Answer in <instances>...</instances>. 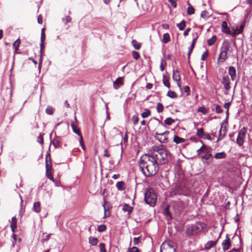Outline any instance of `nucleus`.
I'll use <instances>...</instances> for the list:
<instances>
[{"label":"nucleus","instance_id":"f257e3e1","mask_svg":"<svg viewBox=\"0 0 252 252\" xmlns=\"http://www.w3.org/2000/svg\"><path fill=\"white\" fill-rule=\"evenodd\" d=\"M170 153L161 145L154 147L153 150L141 157L139 161V168L146 177L155 175L159 169V165L167 163Z\"/></svg>","mask_w":252,"mask_h":252},{"label":"nucleus","instance_id":"f03ea898","mask_svg":"<svg viewBox=\"0 0 252 252\" xmlns=\"http://www.w3.org/2000/svg\"><path fill=\"white\" fill-rule=\"evenodd\" d=\"M206 231H207V224L199 221L194 224L188 225L186 232L187 235L190 236Z\"/></svg>","mask_w":252,"mask_h":252},{"label":"nucleus","instance_id":"7ed1b4c3","mask_svg":"<svg viewBox=\"0 0 252 252\" xmlns=\"http://www.w3.org/2000/svg\"><path fill=\"white\" fill-rule=\"evenodd\" d=\"M145 201L146 203L151 206H154L156 204L157 196L153 189H148L145 193Z\"/></svg>","mask_w":252,"mask_h":252},{"label":"nucleus","instance_id":"20e7f679","mask_svg":"<svg viewBox=\"0 0 252 252\" xmlns=\"http://www.w3.org/2000/svg\"><path fill=\"white\" fill-rule=\"evenodd\" d=\"M160 252H176V246L174 242L165 241L160 246Z\"/></svg>","mask_w":252,"mask_h":252},{"label":"nucleus","instance_id":"39448f33","mask_svg":"<svg viewBox=\"0 0 252 252\" xmlns=\"http://www.w3.org/2000/svg\"><path fill=\"white\" fill-rule=\"evenodd\" d=\"M247 132V129L245 127L239 130L236 139V143L239 147L242 146L244 143Z\"/></svg>","mask_w":252,"mask_h":252},{"label":"nucleus","instance_id":"423d86ee","mask_svg":"<svg viewBox=\"0 0 252 252\" xmlns=\"http://www.w3.org/2000/svg\"><path fill=\"white\" fill-rule=\"evenodd\" d=\"M228 50V47H226L224 48V50L221 51L218 59V63L220 62L221 63H223L225 61Z\"/></svg>","mask_w":252,"mask_h":252},{"label":"nucleus","instance_id":"0eeeda50","mask_svg":"<svg viewBox=\"0 0 252 252\" xmlns=\"http://www.w3.org/2000/svg\"><path fill=\"white\" fill-rule=\"evenodd\" d=\"M168 132L167 131H165L161 133L156 132V135L157 136V139L158 140L160 143H167L168 141V138L165 135L168 134Z\"/></svg>","mask_w":252,"mask_h":252},{"label":"nucleus","instance_id":"6e6552de","mask_svg":"<svg viewBox=\"0 0 252 252\" xmlns=\"http://www.w3.org/2000/svg\"><path fill=\"white\" fill-rule=\"evenodd\" d=\"M222 84L223 85L224 88L226 91H229L230 89V82L228 76H224L222 78Z\"/></svg>","mask_w":252,"mask_h":252},{"label":"nucleus","instance_id":"1a4fd4ad","mask_svg":"<svg viewBox=\"0 0 252 252\" xmlns=\"http://www.w3.org/2000/svg\"><path fill=\"white\" fill-rule=\"evenodd\" d=\"M244 24H241L240 26L237 27L236 28V29H234V28L232 29V32L231 33V36L235 37L238 34L241 33L244 28Z\"/></svg>","mask_w":252,"mask_h":252},{"label":"nucleus","instance_id":"9d476101","mask_svg":"<svg viewBox=\"0 0 252 252\" xmlns=\"http://www.w3.org/2000/svg\"><path fill=\"white\" fill-rule=\"evenodd\" d=\"M221 31L223 33L231 35L232 30H231L230 28L227 26V23L225 21H223L222 23Z\"/></svg>","mask_w":252,"mask_h":252},{"label":"nucleus","instance_id":"9b49d317","mask_svg":"<svg viewBox=\"0 0 252 252\" xmlns=\"http://www.w3.org/2000/svg\"><path fill=\"white\" fill-rule=\"evenodd\" d=\"M52 164L51 158L49 154H47L46 157V171H51Z\"/></svg>","mask_w":252,"mask_h":252},{"label":"nucleus","instance_id":"f8f14e48","mask_svg":"<svg viewBox=\"0 0 252 252\" xmlns=\"http://www.w3.org/2000/svg\"><path fill=\"white\" fill-rule=\"evenodd\" d=\"M217 242V240L208 241L205 244L204 249L207 250H210L216 245Z\"/></svg>","mask_w":252,"mask_h":252},{"label":"nucleus","instance_id":"ddd939ff","mask_svg":"<svg viewBox=\"0 0 252 252\" xmlns=\"http://www.w3.org/2000/svg\"><path fill=\"white\" fill-rule=\"evenodd\" d=\"M231 245V243L229 239L226 238L222 243V247L223 250L225 251L229 249Z\"/></svg>","mask_w":252,"mask_h":252},{"label":"nucleus","instance_id":"4468645a","mask_svg":"<svg viewBox=\"0 0 252 252\" xmlns=\"http://www.w3.org/2000/svg\"><path fill=\"white\" fill-rule=\"evenodd\" d=\"M236 69L233 66H230L229 68V74L231 77V79L232 81L235 80L236 78Z\"/></svg>","mask_w":252,"mask_h":252},{"label":"nucleus","instance_id":"2eb2a0df","mask_svg":"<svg viewBox=\"0 0 252 252\" xmlns=\"http://www.w3.org/2000/svg\"><path fill=\"white\" fill-rule=\"evenodd\" d=\"M205 153L204 155L201 157L202 159H205L206 160H209L211 158H212V155L211 153H210L209 150L206 147L204 152Z\"/></svg>","mask_w":252,"mask_h":252},{"label":"nucleus","instance_id":"dca6fc26","mask_svg":"<svg viewBox=\"0 0 252 252\" xmlns=\"http://www.w3.org/2000/svg\"><path fill=\"white\" fill-rule=\"evenodd\" d=\"M123 84V79L121 77L118 78L113 83V87L115 89H118L120 86Z\"/></svg>","mask_w":252,"mask_h":252},{"label":"nucleus","instance_id":"f3484780","mask_svg":"<svg viewBox=\"0 0 252 252\" xmlns=\"http://www.w3.org/2000/svg\"><path fill=\"white\" fill-rule=\"evenodd\" d=\"M32 209L34 212L36 213H39L41 211L40 202L38 201L34 202L33 205Z\"/></svg>","mask_w":252,"mask_h":252},{"label":"nucleus","instance_id":"a211bd4d","mask_svg":"<svg viewBox=\"0 0 252 252\" xmlns=\"http://www.w3.org/2000/svg\"><path fill=\"white\" fill-rule=\"evenodd\" d=\"M173 79L174 81L177 82L178 86H180L179 82L180 80V77L179 72L177 70L175 71L174 70H173Z\"/></svg>","mask_w":252,"mask_h":252},{"label":"nucleus","instance_id":"6ab92c4d","mask_svg":"<svg viewBox=\"0 0 252 252\" xmlns=\"http://www.w3.org/2000/svg\"><path fill=\"white\" fill-rule=\"evenodd\" d=\"M116 187L119 190H124L125 189V183L123 181L118 182L116 184Z\"/></svg>","mask_w":252,"mask_h":252},{"label":"nucleus","instance_id":"aec40b11","mask_svg":"<svg viewBox=\"0 0 252 252\" xmlns=\"http://www.w3.org/2000/svg\"><path fill=\"white\" fill-rule=\"evenodd\" d=\"M40 46V53H41V55H40V60H39V65H38V67H39V68L41 66L42 62V54H43V51L44 50V43L41 42Z\"/></svg>","mask_w":252,"mask_h":252},{"label":"nucleus","instance_id":"412c9836","mask_svg":"<svg viewBox=\"0 0 252 252\" xmlns=\"http://www.w3.org/2000/svg\"><path fill=\"white\" fill-rule=\"evenodd\" d=\"M226 155L224 152L216 153L214 156V158L216 159H223L225 158Z\"/></svg>","mask_w":252,"mask_h":252},{"label":"nucleus","instance_id":"4be33fe9","mask_svg":"<svg viewBox=\"0 0 252 252\" xmlns=\"http://www.w3.org/2000/svg\"><path fill=\"white\" fill-rule=\"evenodd\" d=\"M173 141L176 144H180L184 143L186 141V140L183 138H181L178 136L175 135L174 136Z\"/></svg>","mask_w":252,"mask_h":252},{"label":"nucleus","instance_id":"5701e85b","mask_svg":"<svg viewBox=\"0 0 252 252\" xmlns=\"http://www.w3.org/2000/svg\"><path fill=\"white\" fill-rule=\"evenodd\" d=\"M123 210L129 214L132 210V208L127 204H125L123 207Z\"/></svg>","mask_w":252,"mask_h":252},{"label":"nucleus","instance_id":"b1692460","mask_svg":"<svg viewBox=\"0 0 252 252\" xmlns=\"http://www.w3.org/2000/svg\"><path fill=\"white\" fill-rule=\"evenodd\" d=\"M89 242L92 246H96L98 243V239L91 236L89 238Z\"/></svg>","mask_w":252,"mask_h":252},{"label":"nucleus","instance_id":"393cba45","mask_svg":"<svg viewBox=\"0 0 252 252\" xmlns=\"http://www.w3.org/2000/svg\"><path fill=\"white\" fill-rule=\"evenodd\" d=\"M71 127L72 128V130L74 133L77 134L79 136L80 135H82L81 134V132L79 130V128L73 123H72L71 125Z\"/></svg>","mask_w":252,"mask_h":252},{"label":"nucleus","instance_id":"a878e982","mask_svg":"<svg viewBox=\"0 0 252 252\" xmlns=\"http://www.w3.org/2000/svg\"><path fill=\"white\" fill-rule=\"evenodd\" d=\"M163 83L165 86L167 87L168 88H170V83L169 82V78L165 75H163Z\"/></svg>","mask_w":252,"mask_h":252},{"label":"nucleus","instance_id":"bb28decb","mask_svg":"<svg viewBox=\"0 0 252 252\" xmlns=\"http://www.w3.org/2000/svg\"><path fill=\"white\" fill-rule=\"evenodd\" d=\"M11 230L13 232H14L15 229L17 227V220L15 217L12 218V223L11 224Z\"/></svg>","mask_w":252,"mask_h":252},{"label":"nucleus","instance_id":"cd10ccee","mask_svg":"<svg viewBox=\"0 0 252 252\" xmlns=\"http://www.w3.org/2000/svg\"><path fill=\"white\" fill-rule=\"evenodd\" d=\"M170 40L169 34L168 33H164L163 35L162 42L164 43H167Z\"/></svg>","mask_w":252,"mask_h":252},{"label":"nucleus","instance_id":"c85d7f7f","mask_svg":"<svg viewBox=\"0 0 252 252\" xmlns=\"http://www.w3.org/2000/svg\"><path fill=\"white\" fill-rule=\"evenodd\" d=\"M186 22L185 20H183L181 23L177 25V27L180 31H183L186 27Z\"/></svg>","mask_w":252,"mask_h":252},{"label":"nucleus","instance_id":"c756f323","mask_svg":"<svg viewBox=\"0 0 252 252\" xmlns=\"http://www.w3.org/2000/svg\"><path fill=\"white\" fill-rule=\"evenodd\" d=\"M217 40V37L216 35H214L211 38L208 40V44L209 46H211L213 45L215 42Z\"/></svg>","mask_w":252,"mask_h":252},{"label":"nucleus","instance_id":"7c9ffc66","mask_svg":"<svg viewBox=\"0 0 252 252\" xmlns=\"http://www.w3.org/2000/svg\"><path fill=\"white\" fill-rule=\"evenodd\" d=\"M132 44L136 50H139L141 47V44L135 40H133L132 41Z\"/></svg>","mask_w":252,"mask_h":252},{"label":"nucleus","instance_id":"2f4dec72","mask_svg":"<svg viewBox=\"0 0 252 252\" xmlns=\"http://www.w3.org/2000/svg\"><path fill=\"white\" fill-rule=\"evenodd\" d=\"M20 44V40L19 39H17L13 43V47L14 48L15 50L16 51L18 49L19 45Z\"/></svg>","mask_w":252,"mask_h":252},{"label":"nucleus","instance_id":"473e14b6","mask_svg":"<svg viewBox=\"0 0 252 252\" xmlns=\"http://www.w3.org/2000/svg\"><path fill=\"white\" fill-rule=\"evenodd\" d=\"M151 115V111L149 109H146L145 111L141 114V116L143 118H146Z\"/></svg>","mask_w":252,"mask_h":252},{"label":"nucleus","instance_id":"72a5a7b5","mask_svg":"<svg viewBox=\"0 0 252 252\" xmlns=\"http://www.w3.org/2000/svg\"><path fill=\"white\" fill-rule=\"evenodd\" d=\"M175 121L171 118H167L164 120V123L167 125H171Z\"/></svg>","mask_w":252,"mask_h":252},{"label":"nucleus","instance_id":"f704fd0d","mask_svg":"<svg viewBox=\"0 0 252 252\" xmlns=\"http://www.w3.org/2000/svg\"><path fill=\"white\" fill-rule=\"evenodd\" d=\"M204 131H203V128H197V132H196V135L198 137L202 138V136H204Z\"/></svg>","mask_w":252,"mask_h":252},{"label":"nucleus","instance_id":"c9c22d12","mask_svg":"<svg viewBox=\"0 0 252 252\" xmlns=\"http://www.w3.org/2000/svg\"><path fill=\"white\" fill-rule=\"evenodd\" d=\"M167 95L168 97L172 98H176L177 96L176 94L174 92L171 91H169L168 92Z\"/></svg>","mask_w":252,"mask_h":252},{"label":"nucleus","instance_id":"e433bc0d","mask_svg":"<svg viewBox=\"0 0 252 252\" xmlns=\"http://www.w3.org/2000/svg\"><path fill=\"white\" fill-rule=\"evenodd\" d=\"M157 111L158 113H160V112H162L163 111V105L161 103L158 102L157 104Z\"/></svg>","mask_w":252,"mask_h":252},{"label":"nucleus","instance_id":"4c0bfd02","mask_svg":"<svg viewBox=\"0 0 252 252\" xmlns=\"http://www.w3.org/2000/svg\"><path fill=\"white\" fill-rule=\"evenodd\" d=\"M166 65V62L164 59H162L160 61V69L161 71H163L164 69V67Z\"/></svg>","mask_w":252,"mask_h":252},{"label":"nucleus","instance_id":"58836bf2","mask_svg":"<svg viewBox=\"0 0 252 252\" xmlns=\"http://www.w3.org/2000/svg\"><path fill=\"white\" fill-rule=\"evenodd\" d=\"M51 235V234H46L45 233H43V239L41 240V242H43L47 241L49 240Z\"/></svg>","mask_w":252,"mask_h":252},{"label":"nucleus","instance_id":"ea45409f","mask_svg":"<svg viewBox=\"0 0 252 252\" xmlns=\"http://www.w3.org/2000/svg\"><path fill=\"white\" fill-rule=\"evenodd\" d=\"M194 13V9L193 7L189 6L187 8V13L189 15L192 14Z\"/></svg>","mask_w":252,"mask_h":252},{"label":"nucleus","instance_id":"a19ab883","mask_svg":"<svg viewBox=\"0 0 252 252\" xmlns=\"http://www.w3.org/2000/svg\"><path fill=\"white\" fill-rule=\"evenodd\" d=\"M106 226L104 224H101L98 226L97 231L98 232H102L105 230Z\"/></svg>","mask_w":252,"mask_h":252},{"label":"nucleus","instance_id":"79ce46f5","mask_svg":"<svg viewBox=\"0 0 252 252\" xmlns=\"http://www.w3.org/2000/svg\"><path fill=\"white\" fill-rule=\"evenodd\" d=\"M132 121L134 125H136L138 124L139 121V119L137 116L133 115L132 117Z\"/></svg>","mask_w":252,"mask_h":252},{"label":"nucleus","instance_id":"37998d69","mask_svg":"<svg viewBox=\"0 0 252 252\" xmlns=\"http://www.w3.org/2000/svg\"><path fill=\"white\" fill-rule=\"evenodd\" d=\"M54 112V110L52 107L48 106L46 109V113L48 115H52Z\"/></svg>","mask_w":252,"mask_h":252},{"label":"nucleus","instance_id":"c03bdc74","mask_svg":"<svg viewBox=\"0 0 252 252\" xmlns=\"http://www.w3.org/2000/svg\"><path fill=\"white\" fill-rule=\"evenodd\" d=\"M132 53L133 58L134 59L137 60L140 58V55L138 52L133 51H132Z\"/></svg>","mask_w":252,"mask_h":252},{"label":"nucleus","instance_id":"a18cd8bd","mask_svg":"<svg viewBox=\"0 0 252 252\" xmlns=\"http://www.w3.org/2000/svg\"><path fill=\"white\" fill-rule=\"evenodd\" d=\"M198 111L201 112L203 114H206L207 113V110L204 107H200L198 109Z\"/></svg>","mask_w":252,"mask_h":252},{"label":"nucleus","instance_id":"49530a36","mask_svg":"<svg viewBox=\"0 0 252 252\" xmlns=\"http://www.w3.org/2000/svg\"><path fill=\"white\" fill-rule=\"evenodd\" d=\"M195 44L193 43H191V44L190 45V47L189 48V51L188 55V58H189L191 53L192 52L193 48H194Z\"/></svg>","mask_w":252,"mask_h":252},{"label":"nucleus","instance_id":"de8ad7c7","mask_svg":"<svg viewBox=\"0 0 252 252\" xmlns=\"http://www.w3.org/2000/svg\"><path fill=\"white\" fill-rule=\"evenodd\" d=\"M99 247L101 252H106L105 244L104 243L99 244Z\"/></svg>","mask_w":252,"mask_h":252},{"label":"nucleus","instance_id":"09e8293b","mask_svg":"<svg viewBox=\"0 0 252 252\" xmlns=\"http://www.w3.org/2000/svg\"><path fill=\"white\" fill-rule=\"evenodd\" d=\"M201 17L203 18H206L209 17L208 12L207 11H203L201 13Z\"/></svg>","mask_w":252,"mask_h":252},{"label":"nucleus","instance_id":"8fccbe9b","mask_svg":"<svg viewBox=\"0 0 252 252\" xmlns=\"http://www.w3.org/2000/svg\"><path fill=\"white\" fill-rule=\"evenodd\" d=\"M192 37H193L192 43H193L195 44L196 41L198 37V34L197 32H194L192 33Z\"/></svg>","mask_w":252,"mask_h":252},{"label":"nucleus","instance_id":"3c124183","mask_svg":"<svg viewBox=\"0 0 252 252\" xmlns=\"http://www.w3.org/2000/svg\"><path fill=\"white\" fill-rule=\"evenodd\" d=\"M46 176L47 178H49L50 180L54 181V178L51 172V171H46Z\"/></svg>","mask_w":252,"mask_h":252},{"label":"nucleus","instance_id":"603ef678","mask_svg":"<svg viewBox=\"0 0 252 252\" xmlns=\"http://www.w3.org/2000/svg\"><path fill=\"white\" fill-rule=\"evenodd\" d=\"M128 252H138L139 250L136 247H133L132 248H130L128 249Z\"/></svg>","mask_w":252,"mask_h":252},{"label":"nucleus","instance_id":"864d4df0","mask_svg":"<svg viewBox=\"0 0 252 252\" xmlns=\"http://www.w3.org/2000/svg\"><path fill=\"white\" fill-rule=\"evenodd\" d=\"M37 141L39 142L40 144H42L43 143V136L41 134H40L37 137Z\"/></svg>","mask_w":252,"mask_h":252},{"label":"nucleus","instance_id":"5fc2aeb1","mask_svg":"<svg viewBox=\"0 0 252 252\" xmlns=\"http://www.w3.org/2000/svg\"><path fill=\"white\" fill-rule=\"evenodd\" d=\"M168 1L171 3V5L173 7H176V6H177V3H176L177 0H168Z\"/></svg>","mask_w":252,"mask_h":252},{"label":"nucleus","instance_id":"6e6d98bb","mask_svg":"<svg viewBox=\"0 0 252 252\" xmlns=\"http://www.w3.org/2000/svg\"><path fill=\"white\" fill-rule=\"evenodd\" d=\"M202 138H203L206 139H208L209 140H211V141L212 140V138H211V136L208 133H204V136H202Z\"/></svg>","mask_w":252,"mask_h":252},{"label":"nucleus","instance_id":"4d7b16f0","mask_svg":"<svg viewBox=\"0 0 252 252\" xmlns=\"http://www.w3.org/2000/svg\"><path fill=\"white\" fill-rule=\"evenodd\" d=\"M205 148H206V147L205 146L203 145L199 149H198L197 151V155H199L200 154V153L201 151L204 152Z\"/></svg>","mask_w":252,"mask_h":252},{"label":"nucleus","instance_id":"13d9d810","mask_svg":"<svg viewBox=\"0 0 252 252\" xmlns=\"http://www.w3.org/2000/svg\"><path fill=\"white\" fill-rule=\"evenodd\" d=\"M216 111L218 113H221L222 112V110L221 107L219 105H217L216 107Z\"/></svg>","mask_w":252,"mask_h":252},{"label":"nucleus","instance_id":"bf43d9fd","mask_svg":"<svg viewBox=\"0 0 252 252\" xmlns=\"http://www.w3.org/2000/svg\"><path fill=\"white\" fill-rule=\"evenodd\" d=\"M139 242V237H137V238H133V244L134 245H137L138 244Z\"/></svg>","mask_w":252,"mask_h":252},{"label":"nucleus","instance_id":"052dcab7","mask_svg":"<svg viewBox=\"0 0 252 252\" xmlns=\"http://www.w3.org/2000/svg\"><path fill=\"white\" fill-rule=\"evenodd\" d=\"M207 56H208V52H207V51H206V52H205L202 54V56H201V60H202V61L205 60V58H206V57H207Z\"/></svg>","mask_w":252,"mask_h":252},{"label":"nucleus","instance_id":"680f3d73","mask_svg":"<svg viewBox=\"0 0 252 252\" xmlns=\"http://www.w3.org/2000/svg\"><path fill=\"white\" fill-rule=\"evenodd\" d=\"M45 39V33L41 34V39H40L41 42L44 43Z\"/></svg>","mask_w":252,"mask_h":252},{"label":"nucleus","instance_id":"e2e57ef3","mask_svg":"<svg viewBox=\"0 0 252 252\" xmlns=\"http://www.w3.org/2000/svg\"><path fill=\"white\" fill-rule=\"evenodd\" d=\"M190 31V28H188L184 32V35L186 36L189 34V32Z\"/></svg>","mask_w":252,"mask_h":252},{"label":"nucleus","instance_id":"0e129e2a","mask_svg":"<svg viewBox=\"0 0 252 252\" xmlns=\"http://www.w3.org/2000/svg\"><path fill=\"white\" fill-rule=\"evenodd\" d=\"M65 21L66 23L70 22L71 21V18L69 16H67L65 18Z\"/></svg>","mask_w":252,"mask_h":252},{"label":"nucleus","instance_id":"69168bd1","mask_svg":"<svg viewBox=\"0 0 252 252\" xmlns=\"http://www.w3.org/2000/svg\"><path fill=\"white\" fill-rule=\"evenodd\" d=\"M104 156L107 157H110V154L107 149H105L104 151Z\"/></svg>","mask_w":252,"mask_h":252},{"label":"nucleus","instance_id":"338daca9","mask_svg":"<svg viewBox=\"0 0 252 252\" xmlns=\"http://www.w3.org/2000/svg\"><path fill=\"white\" fill-rule=\"evenodd\" d=\"M127 140H128V135H127V132H126L125 134V136H124V142L125 143L127 141Z\"/></svg>","mask_w":252,"mask_h":252},{"label":"nucleus","instance_id":"774afa93","mask_svg":"<svg viewBox=\"0 0 252 252\" xmlns=\"http://www.w3.org/2000/svg\"><path fill=\"white\" fill-rule=\"evenodd\" d=\"M184 90L185 92L188 93L190 91V88L189 86H186L184 87Z\"/></svg>","mask_w":252,"mask_h":252}]
</instances>
